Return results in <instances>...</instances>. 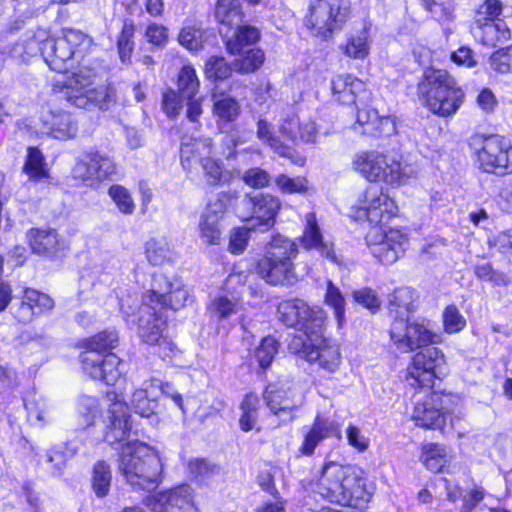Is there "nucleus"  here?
Listing matches in <instances>:
<instances>
[{
  "label": "nucleus",
  "instance_id": "obj_63",
  "mask_svg": "<svg viewBox=\"0 0 512 512\" xmlns=\"http://www.w3.org/2000/svg\"><path fill=\"white\" fill-rule=\"evenodd\" d=\"M490 64L496 72H512V45L494 52L490 57Z\"/></svg>",
  "mask_w": 512,
  "mask_h": 512
},
{
  "label": "nucleus",
  "instance_id": "obj_64",
  "mask_svg": "<svg viewBox=\"0 0 512 512\" xmlns=\"http://www.w3.org/2000/svg\"><path fill=\"white\" fill-rule=\"evenodd\" d=\"M443 323L446 332L456 333L465 327L466 320L456 306L450 305L444 310Z\"/></svg>",
  "mask_w": 512,
  "mask_h": 512
},
{
  "label": "nucleus",
  "instance_id": "obj_30",
  "mask_svg": "<svg viewBox=\"0 0 512 512\" xmlns=\"http://www.w3.org/2000/svg\"><path fill=\"white\" fill-rule=\"evenodd\" d=\"M156 502L166 512H185L193 506V491L188 485H180L158 493Z\"/></svg>",
  "mask_w": 512,
  "mask_h": 512
},
{
  "label": "nucleus",
  "instance_id": "obj_45",
  "mask_svg": "<svg viewBox=\"0 0 512 512\" xmlns=\"http://www.w3.org/2000/svg\"><path fill=\"white\" fill-rule=\"evenodd\" d=\"M178 92L183 99H192L199 89V79L193 67L185 65L178 74Z\"/></svg>",
  "mask_w": 512,
  "mask_h": 512
},
{
  "label": "nucleus",
  "instance_id": "obj_39",
  "mask_svg": "<svg viewBox=\"0 0 512 512\" xmlns=\"http://www.w3.org/2000/svg\"><path fill=\"white\" fill-rule=\"evenodd\" d=\"M240 194L236 190L223 191L210 200L206 206L203 216L221 220L227 209L239 199Z\"/></svg>",
  "mask_w": 512,
  "mask_h": 512
},
{
  "label": "nucleus",
  "instance_id": "obj_52",
  "mask_svg": "<svg viewBox=\"0 0 512 512\" xmlns=\"http://www.w3.org/2000/svg\"><path fill=\"white\" fill-rule=\"evenodd\" d=\"M28 419L32 425L43 427L51 419L48 405L43 399H32L26 403Z\"/></svg>",
  "mask_w": 512,
  "mask_h": 512
},
{
  "label": "nucleus",
  "instance_id": "obj_54",
  "mask_svg": "<svg viewBox=\"0 0 512 512\" xmlns=\"http://www.w3.org/2000/svg\"><path fill=\"white\" fill-rule=\"evenodd\" d=\"M219 220L201 215L199 230L201 240L207 245H218L221 240Z\"/></svg>",
  "mask_w": 512,
  "mask_h": 512
},
{
  "label": "nucleus",
  "instance_id": "obj_15",
  "mask_svg": "<svg viewBox=\"0 0 512 512\" xmlns=\"http://www.w3.org/2000/svg\"><path fill=\"white\" fill-rule=\"evenodd\" d=\"M358 209L371 224L378 225L395 215L397 206L378 185H370L359 196Z\"/></svg>",
  "mask_w": 512,
  "mask_h": 512
},
{
  "label": "nucleus",
  "instance_id": "obj_10",
  "mask_svg": "<svg viewBox=\"0 0 512 512\" xmlns=\"http://www.w3.org/2000/svg\"><path fill=\"white\" fill-rule=\"evenodd\" d=\"M445 357L442 351L431 345L420 349L407 368L406 381L413 388L429 389L435 378H440L444 372Z\"/></svg>",
  "mask_w": 512,
  "mask_h": 512
},
{
  "label": "nucleus",
  "instance_id": "obj_46",
  "mask_svg": "<svg viewBox=\"0 0 512 512\" xmlns=\"http://www.w3.org/2000/svg\"><path fill=\"white\" fill-rule=\"evenodd\" d=\"M233 62V68L239 73H251L259 69L264 62V53L260 49H248L239 53Z\"/></svg>",
  "mask_w": 512,
  "mask_h": 512
},
{
  "label": "nucleus",
  "instance_id": "obj_8",
  "mask_svg": "<svg viewBox=\"0 0 512 512\" xmlns=\"http://www.w3.org/2000/svg\"><path fill=\"white\" fill-rule=\"evenodd\" d=\"M279 320L288 327L298 328L307 337L320 336L326 321V313L318 307H310L300 299L285 300L279 303Z\"/></svg>",
  "mask_w": 512,
  "mask_h": 512
},
{
  "label": "nucleus",
  "instance_id": "obj_31",
  "mask_svg": "<svg viewBox=\"0 0 512 512\" xmlns=\"http://www.w3.org/2000/svg\"><path fill=\"white\" fill-rule=\"evenodd\" d=\"M334 99L343 104H354L359 93L365 91V83L352 75H337L331 80Z\"/></svg>",
  "mask_w": 512,
  "mask_h": 512
},
{
  "label": "nucleus",
  "instance_id": "obj_9",
  "mask_svg": "<svg viewBox=\"0 0 512 512\" xmlns=\"http://www.w3.org/2000/svg\"><path fill=\"white\" fill-rule=\"evenodd\" d=\"M390 337L394 345L403 352L422 349L427 345L440 342V336L433 332L429 321L416 320L410 322L409 318L393 320Z\"/></svg>",
  "mask_w": 512,
  "mask_h": 512
},
{
  "label": "nucleus",
  "instance_id": "obj_23",
  "mask_svg": "<svg viewBox=\"0 0 512 512\" xmlns=\"http://www.w3.org/2000/svg\"><path fill=\"white\" fill-rule=\"evenodd\" d=\"M140 316L138 318V334L143 342L149 345H157L162 341L163 329L165 321L158 315L156 306L147 305L143 301L142 306L139 308Z\"/></svg>",
  "mask_w": 512,
  "mask_h": 512
},
{
  "label": "nucleus",
  "instance_id": "obj_11",
  "mask_svg": "<svg viewBox=\"0 0 512 512\" xmlns=\"http://www.w3.org/2000/svg\"><path fill=\"white\" fill-rule=\"evenodd\" d=\"M95 73L92 70L79 69L73 73L62 91L66 101L71 105L90 109L106 101L107 92L102 86L94 85Z\"/></svg>",
  "mask_w": 512,
  "mask_h": 512
},
{
  "label": "nucleus",
  "instance_id": "obj_41",
  "mask_svg": "<svg viewBox=\"0 0 512 512\" xmlns=\"http://www.w3.org/2000/svg\"><path fill=\"white\" fill-rule=\"evenodd\" d=\"M214 114L223 122H233L240 114V105L238 101L228 95H213Z\"/></svg>",
  "mask_w": 512,
  "mask_h": 512
},
{
  "label": "nucleus",
  "instance_id": "obj_20",
  "mask_svg": "<svg viewBox=\"0 0 512 512\" xmlns=\"http://www.w3.org/2000/svg\"><path fill=\"white\" fill-rule=\"evenodd\" d=\"M305 221V229L300 238L302 246L306 250L314 249L318 251L323 258L333 264L339 266L342 265V257L336 254L334 244L332 242L324 241L315 213H307L305 215Z\"/></svg>",
  "mask_w": 512,
  "mask_h": 512
},
{
  "label": "nucleus",
  "instance_id": "obj_5",
  "mask_svg": "<svg viewBox=\"0 0 512 512\" xmlns=\"http://www.w3.org/2000/svg\"><path fill=\"white\" fill-rule=\"evenodd\" d=\"M350 14V0H310L304 24L312 35L327 39L343 28Z\"/></svg>",
  "mask_w": 512,
  "mask_h": 512
},
{
  "label": "nucleus",
  "instance_id": "obj_55",
  "mask_svg": "<svg viewBox=\"0 0 512 512\" xmlns=\"http://www.w3.org/2000/svg\"><path fill=\"white\" fill-rule=\"evenodd\" d=\"M325 302L333 308L338 324L341 325L345 315V300L339 288L331 280L327 282Z\"/></svg>",
  "mask_w": 512,
  "mask_h": 512
},
{
  "label": "nucleus",
  "instance_id": "obj_60",
  "mask_svg": "<svg viewBox=\"0 0 512 512\" xmlns=\"http://www.w3.org/2000/svg\"><path fill=\"white\" fill-rule=\"evenodd\" d=\"M241 306L238 302L227 297H218L210 305L211 313L218 319H229L233 314L239 312Z\"/></svg>",
  "mask_w": 512,
  "mask_h": 512
},
{
  "label": "nucleus",
  "instance_id": "obj_58",
  "mask_svg": "<svg viewBox=\"0 0 512 512\" xmlns=\"http://www.w3.org/2000/svg\"><path fill=\"white\" fill-rule=\"evenodd\" d=\"M135 32V25L132 21H126L123 24L120 36L118 38V50L120 58L123 62L130 58L133 51L134 43L132 37Z\"/></svg>",
  "mask_w": 512,
  "mask_h": 512
},
{
  "label": "nucleus",
  "instance_id": "obj_53",
  "mask_svg": "<svg viewBox=\"0 0 512 512\" xmlns=\"http://www.w3.org/2000/svg\"><path fill=\"white\" fill-rule=\"evenodd\" d=\"M275 185L284 194H304L308 191V181L305 177H289L280 174L275 178Z\"/></svg>",
  "mask_w": 512,
  "mask_h": 512
},
{
  "label": "nucleus",
  "instance_id": "obj_13",
  "mask_svg": "<svg viewBox=\"0 0 512 512\" xmlns=\"http://www.w3.org/2000/svg\"><path fill=\"white\" fill-rule=\"evenodd\" d=\"M105 401L108 408L105 415L104 440L111 446L119 444L130 437L131 421L128 407L116 393L108 392Z\"/></svg>",
  "mask_w": 512,
  "mask_h": 512
},
{
  "label": "nucleus",
  "instance_id": "obj_51",
  "mask_svg": "<svg viewBox=\"0 0 512 512\" xmlns=\"http://www.w3.org/2000/svg\"><path fill=\"white\" fill-rule=\"evenodd\" d=\"M503 6L500 0H485L476 10L473 25L487 23L489 21H501Z\"/></svg>",
  "mask_w": 512,
  "mask_h": 512
},
{
  "label": "nucleus",
  "instance_id": "obj_57",
  "mask_svg": "<svg viewBox=\"0 0 512 512\" xmlns=\"http://www.w3.org/2000/svg\"><path fill=\"white\" fill-rule=\"evenodd\" d=\"M278 342L273 337H265L255 350V358L261 368H267L278 352Z\"/></svg>",
  "mask_w": 512,
  "mask_h": 512
},
{
  "label": "nucleus",
  "instance_id": "obj_37",
  "mask_svg": "<svg viewBox=\"0 0 512 512\" xmlns=\"http://www.w3.org/2000/svg\"><path fill=\"white\" fill-rule=\"evenodd\" d=\"M112 472L110 465L103 461H97L92 469L91 486L98 498L106 497L110 492Z\"/></svg>",
  "mask_w": 512,
  "mask_h": 512
},
{
  "label": "nucleus",
  "instance_id": "obj_26",
  "mask_svg": "<svg viewBox=\"0 0 512 512\" xmlns=\"http://www.w3.org/2000/svg\"><path fill=\"white\" fill-rule=\"evenodd\" d=\"M264 400L270 411L283 423L291 422L294 419L293 411L297 407V403L290 390L269 385L264 392Z\"/></svg>",
  "mask_w": 512,
  "mask_h": 512
},
{
  "label": "nucleus",
  "instance_id": "obj_17",
  "mask_svg": "<svg viewBox=\"0 0 512 512\" xmlns=\"http://www.w3.org/2000/svg\"><path fill=\"white\" fill-rule=\"evenodd\" d=\"M243 204L250 212L247 215H241L244 220H255L251 228L258 227L260 231H266L275 223V217L281 208V202L278 197L271 194H258L256 196L245 195Z\"/></svg>",
  "mask_w": 512,
  "mask_h": 512
},
{
  "label": "nucleus",
  "instance_id": "obj_21",
  "mask_svg": "<svg viewBox=\"0 0 512 512\" xmlns=\"http://www.w3.org/2000/svg\"><path fill=\"white\" fill-rule=\"evenodd\" d=\"M354 130L372 137L390 136L396 133V123L389 116H380L376 109H359Z\"/></svg>",
  "mask_w": 512,
  "mask_h": 512
},
{
  "label": "nucleus",
  "instance_id": "obj_27",
  "mask_svg": "<svg viewBox=\"0 0 512 512\" xmlns=\"http://www.w3.org/2000/svg\"><path fill=\"white\" fill-rule=\"evenodd\" d=\"M331 436L341 438L339 424L334 420L316 416L313 425L305 435L300 452L303 455H312L319 443Z\"/></svg>",
  "mask_w": 512,
  "mask_h": 512
},
{
  "label": "nucleus",
  "instance_id": "obj_12",
  "mask_svg": "<svg viewBox=\"0 0 512 512\" xmlns=\"http://www.w3.org/2000/svg\"><path fill=\"white\" fill-rule=\"evenodd\" d=\"M189 291L179 281H170L162 274L153 275L152 288L143 296L142 301L157 309L178 310L186 305Z\"/></svg>",
  "mask_w": 512,
  "mask_h": 512
},
{
  "label": "nucleus",
  "instance_id": "obj_59",
  "mask_svg": "<svg viewBox=\"0 0 512 512\" xmlns=\"http://www.w3.org/2000/svg\"><path fill=\"white\" fill-rule=\"evenodd\" d=\"M234 70L233 65L227 64L224 57L212 56L205 65V71L208 78L223 80L231 75Z\"/></svg>",
  "mask_w": 512,
  "mask_h": 512
},
{
  "label": "nucleus",
  "instance_id": "obj_25",
  "mask_svg": "<svg viewBox=\"0 0 512 512\" xmlns=\"http://www.w3.org/2000/svg\"><path fill=\"white\" fill-rule=\"evenodd\" d=\"M212 154V142L210 138H193L184 136L181 139L180 159L181 165L186 171L202 164Z\"/></svg>",
  "mask_w": 512,
  "mask_h": 512
},
{
  "label": "nucleus",
  "instance_id": "obj_48",
  "mask_svg": "<svg viewBox=\"0 0 512 512\" xmlns=\"http://www.w3.org/2000/svg\"><path fill=\"white\" fill-rule=\"evenodd\" d=\"M432 395L436 401V404L441 413L445 415V420L447 419V415L454 414L457 419H460L463 416L461 405V398L452 393H439L432 392Z\"/></svg>",
  "mask_w": 512,
  "mask_h": 512
},
{
  "label": "nucleus",
  "instance_id": "obj_62",
  "mask_svg": "<svg viewBox=\"0 0 512 512\" xmlns=\"http://www.w3.org/2000/svg\"><path fill=\"white\" fill-rule=\"evenodd\" d=\"M60 38L68 44L70 50H82V59L92 44V39L88 35L74 29L65 30L63 37Z\"/></svg>",
  "mask_w": 512,
  "mask_h": 512
},
{
  "label": "nucleus",
  "instance_id": "obj_49",
  "mask_svg": "<svg viewBox=\"0 0 512 512\" xmlns=\"http://www.w3.org/2000/svg\"><path fill=\"white\" fill-rule=\"evenodd\" d=\"M346 56L353 59H364L369 54L368 33L365 30L349 37L343 47Z\"/></svg>",
  "mask_w": 512,
  "mask_h": 512
},
{
  "label": "nucleus",
  "instance_id": "obj_42",
  "mask_svg": "<svg viewBox=\"0 0 512 512\" xmlns=\"http://www.w3.org/2000/svg\"><path fill=\"white\" fill-rule=\"evenodd\" d=\"M23 172L30 180L39 181L48 177L44 157L38 148H28L27 157L23 166Z\"/></svg>",
  "mask_w": 512,
  "mask_h": 512
},
{
  "label": "nucleus",
  "instance_id": "obj_34",
  "mask_svg": "<svg viewBox=\"0 0 512 512\" xmlns=\"http://www.w3.org/2000/svg\"><path fill=\"white\" fill-rule=\"evenodd\" d=\"M147 260L155 266H162L175 262L177 253L171 244L164 238H152L145 244Z\"/></svg>",
  "mask_w": 512,
  "mask_h": 512
},
{
  "label": "nucleus",
  "instance_id": "obj_1",
  "mask_svg": "<svg viewBox=\"0 0 512 512\" xmlns=\"http://www.w3.org/2000/svg\"><path fill=\"white\" fill-rule=\"evenodd\" d=\"M316 495L340 506H358L369 500L366 479L355 467L336 462L324 464L319 480L312 484L311 494L304 498V505L315 512L318 510L311 502Z\"/></svg>",
  "mask_w": 512,
  "mask_h": 512
},
{
  "label": "nucleus",
  "instance_id": "obj_14",
  "mask_svg": "<svg viewBox=\"0 0 512 512\" xmlns=\"http://www.w3.org/2000/svg\"><path fill=\"white\" fill-rule=\"evenodd\" d=\"M84 371L91 378L105 382L107 385L115 384L123 372V362L111 352L107 354L95 351H84L81 354Z\"/></svg>",
  "mask_w": 512,
  "mask_h": 512
},
{
  "label": "nucleus",
  "instance_id": "obj_32",
  "mask_svg": "<svg viewBox=\"0 0 512 512\" xmlns=\"http://www.w3.org/2000/svg\"><path fill=\"white\" fill-rule=\"evenodd\" d=\"M27 238L33 252L39 255L53 257L62 249L58 234L53 229L32 228Z\"/></svg>",
  "mask_w": 512,
  "mask_h": 512
},
{
  "label": "nucleus",
  "instance_id": "obj_22",
  "mask_svg": "<svg viewBox=\"0 0 512 512\" xmlns=\"http://www.w3.org/2000/svg\"><path fill=\"white\" fill-rule=\"evenodd\" d=\"M308 339L314 347L311 352L306 354L307 361L317 362L319 367L328 373L335 372L340 365L341 356L338 346L324 338V327H322L319 337L310 335Z\"/></svg>",
  "mask_w": 512,
  "mask_h": 512
},
{
  "label": "nucleus",
  "instance_id": "obj_18",
  "mask_svg": "<svg viewBox=\"0 0 512 512\" xmlns=\"http://www.w3.org/2000/svg\"><path fill=\"white\" fill-rule=\"evenodd\" d=\"M40 51L51 70L58 73H65L74 61L82 60V50H70L61 38L45 39L40 45Z\"/></svg>",
  "mask_w": 512,
  "mask_h": 512
},
{
  "label": "nucleus",
  "instance_id": "obj_38",
  "mask_svg": "<svg viewBox=\"0 0 512 512\" xmlns=\"http://www.w3.org/2000/svg\"><path fill=\"white\" fill-rule=\"evenodd\" d=\"M237 28L235 36L226 43V47L229 53L238 54L242 53L246 47H249L256 43L260 38V32L257 28L242 25L235 26Z\"/></svg>",
  "mask_w": 512,
  "mask_h": 512
},
{
  "label": "nucleus",
  "instance_id": "obj_40",
  "mask_svg": "<svg viewBox=\"0 0 512 512\" xmlns=\"http://www.w3.org/2000/svg\"><path fill=\"white\" fill-rule=\"evenodd\" d=\"M256 135L260 141L271 147L280 156L292 158L293 151L289 147H286L283 142L274 135L273 126L267 120H258Z\"/></svg>",
  "mask_w": 512,
  "mask_h": 512
},
{
  "label": "nucleus",
  "instance_id": "obj_47",
  "mask_svg": "<svg viewBox=\"0 0 512 512\" xmlns=\"http://www.w3.org/2000/svg\"><path fill=\"white\" fill-rule=\"evenodd\" d=\"M206 183L210 186H218L229 181V173L225 172L222 163L211 155L201 164Z\"/></svg>",
  "mask_w": 512,
  "mask_h": 512
},
{
  "label": "nucleus",
  "instance_id": "obj_61",
  "mask_svg": "<svg viewBox=\"0 0 512 512\" xmlns=\"http://www.w3.org/2000/svg\"><path fill=\"white\" fill-rule=\"evenodd\" d=\"M271 176L270 174L259 167H254L247 169L243 175L242 180L243 182L254 189H262L265 187H268L271 182Z\"/></svg>",
  "mask_w": 512,
  "mask_h": 512
},
{
  "label": "nucleus",
  "instance_id": "obj_3",
  "mask_svg": "<svg viewBox=\"0 0 512 512\" xmlns=\"http://www.w3.org/2000/svg\"><path fill=\"white\" fill-rule=\"evenodd\" d=\"M265 255L257 261V275L271 286L291 287L298 281L294 259L297 244L287 237L276 235L267 245Z\"/></svg>",
  "mask_w": 512,
  "mask_h": 512
},
{
  "label": "nucleus",
  "instance_id": "obj_24",
  "mask_svg": "<svg viewBox=\"0 0 512 512\" xmlns=\"http://www.w3.org/2000/svg\"><path fill=\"white\" fill-rule=\"evenodd\" d=\"M412 420L425 429H442L445 425V415L440 412L432 392L419 396L415 400Z\"/></svg>",
  "mask_w": 512,
  "mask_h": 512
},
{
  "label": "nucleus",
  "instance_id": "obj_6",
  "mask_svg": "<svg viewBox=\"0 0 512 512\" xmlns=\"http://www.w3.org/2000/svg\"><path fill=\"white\" fill-rule=\"evenodd\" d=\"M353 164L369 181L382 180L391 185H402L415 176V170L410 164L389 161L385 155L376 151L357 154Z\"/></svg>",
  "mask_w": 512,
  "mask_h": 512
},
{
  "label": "nucleus",
  "instance_id": "obj_33",
  "mask_svg": "<svg viewBox=\"0 0 512 512\" xmlns=\"http://www.w3.org/2000/svg\"><path fill=\"white\" fill-rule=\"evenodd\" d=\"M43 123L47 133L56 139H68L75 136L77 126L71 115L66 112H50L44 116Z\"/></svg>",
  "mask_w": 512,
  "mask_h": 512
},
{
  "label": "nucleus",
  "instance_id": "obj_2",
  "mask_svg": "<svg viewBox=\"0 0 512 512\" xmlns=\"http://www.w3.org/2000/svg\"><path fill=\"white\" fill-rule=\"evenodd\" d=\"M117 469L134 491H152L163 480V463L159 453L138 440L127 441L121 446Z\"/></svg>",
  "mask_w": 512,
  "mask_h": 512
},
{
  "label": "nucleus",
  "instance_id": "obj_44",
  "mask_svg": "<svg viewBox=\"0 0 512 512\" xmlns=\"http://www.w3.org/2000/svg\"><path fill=\"white\" fill-rule=\"evenodd\" d=\"M77 453V447L71 443L63 442L53 445L46 454V462L51 465L56 471H60L65 467L68 460H70Z\"/></svg>",
  "mask_w": 512,
  "mask_h": 512
},
{
  "label": "nucleus",
  "instance_id": "obj_43",
  "mask_svg": "<svg viewBox=\"0 0 512 512\" xmlns=\"http://www.w3.org/2000/svg\"><path fill=\"white\" fill-rule=\"evenodd\" d=\"M258 407V397L255 394H247L240 405L242 414L239 419V425L242 431L249 432L256 427Z\"/></svg>",
  "mask_w": 512,
  "mask_h": 512
},
{
  "label": "nucleus",
  "instance_id": "obj_19",
  "mask_svg": "<svg viewBox=\"0 0 512 512\" xmlns=\"http://www.w3.org/2000/svg\"><path fill=\"white\" fill-rule=\"evenodd\" d=\"M367 242L373 256L381 263L390 265L404 254L408 245V238L399 230H390L382 236L379 242L373 241L370 232L367 236Z\"/></svg>",
  "mask_w": 512,
  "mask_h": 512
},
{
  "label": "nucleus",
  "instance_id": "obj_56",
  "mask_svg": "<svg viewBox=\"0 0 512 512\" xmlns=\"http://www.w3.org/2000/svg\"><path fill=\"white\" fill-rule=\"evenodd\" d=\"M108 194L121 213L126 215L133 214L136 205L129 191L125 187L121 185H112L108 190Z\"/></svg>",
  "mask_w": 512,
  "mask_h": 512
},
{
  "label": "nucleus",
  "instance_id": "obj_35",
  "mask_svg": "<svg viewBox=\"0 0 512 512\" xmlns=\"http://www.w3.org/2000/svg\"><path fill=\"white\" fill-rule=\"evenodd\" d=\"M144 387L136 389L132 394V405L137 414L142 417L149 418L155 414L157 408V402L155 398L157 394L150 383L146 382L143 384Z\"/></svg>",
  "mask_w": 512,
  "mask_h": 512
},
{
  "label": "nucleus",
  "instance_id": "obj_28",
  "mask_svg": "<svg viewBox=\"0 0 512 512\" xmlns=\"http://www.w3.org/2000/svg\"><path fill=\"white\" fill-rule=\"evenodd\" d=\"M419 294L411 287H399L387 296V308L393 320L408 319L418 308Z\"/></svg>",
  "mask_w": 512,
  "mask_h": 512
},
{
  "label": "nucleus",
  "instance_id": "obj_36",
  "mask_svg": "<svg viewBox=\"0 0 512 512\" xmlns=\"http://www.w3.org/2000/svg\"><path fill=\"white\" fill-rule=\"evenodd\" d=\"M215 16L219 23L230 28L239 26L243 20V12L238 0H218Z\"/></svg>",
  "mask_w": 512,
  "mask_h": 512
},
{
  "label": "nucleus",
  "instance_id": "obj_16",
  "mask_svg": "<svg viewBox=\"0 0 512 512\" xmlns=\"http://www.w3.org/2000/svg\"><path fill=\"white\" fill-rule=\"evenodd\" d=\"M72 173L75 179L92 187L114 175L116 166L108 156L99 152H91L75 164Z\"/></svg>",
  "mask_w": 512,
  "mask_h": 512
},
{
  "label": "nucleus",
  "instance_id": "obj_29",
  "mask_svg": "<svg viewBox=\"0 0 512 512\" xmlns=\"http://www.w3.org/2000/svg\"><path fill=\"white\" fill-rule=\"evenodd\" d=\"M472 34L480 44L491 48L511 39V31L504 20L473 25Z\"/></svg>",
  "mask_w": 512,
  "mask_h": 512
},
{
  "label": "nucleus",
  "instance_id": "obj_50",
  "mask_svg": "<svg viewBox=\"0 0 512 512\" xmlns=\"http://www.w3.org/2000/svg\"><path fill=\"white\" fill-rule=\"evenodd\" d=\"M117 343L118 335L115 331H102L87 340L86 351L107 354L106 351L113 349Z\"/></svg>",
  "mask_w": 512,
  "mask_h": 512
},
{
  "label": "nucleus",
  "instance_id": "obj_7",
  "mask_svg": "<svg viewBox=\"0 0 512 512\" xmlns=\"http://www.w3.org/2000/svg\"><path fill=\"white\" fill-rule=\"evenodd\" d=\"M470 146L475 150L481 168L499 175L512 171V147L498 135H474Z\"/></svg>",
  "mask_w": 512,
  "mask_h": 512
},
{
  "label": "nucleus",
  "instance_id": "obj_4",
  "mask_svg": "<svg viewBox=\"0 0 512 512\" xmlns=\"http://www.w3.org/2000/svg\"><path fill=\"white\" fill-rule=\"evenodd\" d=\"M418 92L429 110L442 117L456 113L465 96L446 70H427L418 83Z\"/></svg>",
  "mask_w": 512,
  "mask_h": 512
}]
</instances>
